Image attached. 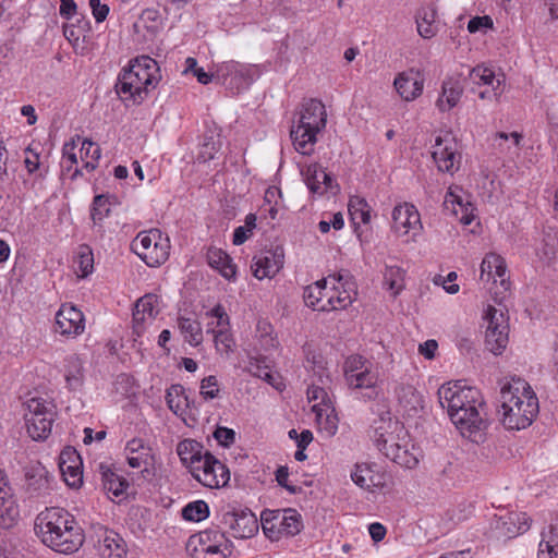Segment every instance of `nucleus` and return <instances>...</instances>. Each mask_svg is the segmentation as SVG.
I'll return each mask as SVG.
<instances>
[{"mask_svg":"<svg viewBox=\"0 0 558 558\" xmlns=\"http://www.w3.org/2000/svg\"><path fill=\"white\" fill-rule=\"evenodd\" d=\"M437 395L441 408L447 409L460 434L473 442H484L488 421L481 413L484 402L480 390L457 381L442 385Z\"/></svg>","mask_w":558,"mask_h":558,"instance_id":"f257e3e1","label":"nucleus"},{"mask_svg":"<svg viewBox=\"0 0 558 558\" xmlns=\"http://www.w3.org/2000/svg\"><path fill=\"white\" fill-rule=\"evenodd\" d=\"M34 531L45 546L64 555L76 553L85 539L84 531L74 515L59 507L39 512L35 518Z\"/></svg>","mask_w":558,"mask_h":558,"instance_id":"f03ea898","label":"nucleus"},{"mask_svg":"<svg viewBox=\"0 0 558 558\" xmlns=\"http://www.w3.org/2000/svg\"><path fill=\"white\" fill-rule=\"evenodd\" d=\"M498 415L507 429L520 430L529 427L536 417L538 399L523 379H513L501 387Z\"/></svg>","mask_w":558,"mask_h":558,"instance_id":"7ed1b4c3","label":"nucleus"},{"mask_svg":"<svg viewBox=\"0 0 558 558\" xmlns=\"http://www.w3.org/2000/svg\"><path fill=\"white\" fill-rule=\"evenodd\" d=\"M159 66L155 59L141 56L131 61L128 69L118 76L117 94L124 100L132 99L142 104L148 96L149 89L155 88L160 81Z\"/></svg>","mask_w":558,"mask_h":558,"instance_id":"20e7f679","label":"nucleus"},{"mask_svg":"<svg viewBox=\"0 0 558 558\" xmlns=\"http://www.w3.org/2000/svg\"><path fill=\"white\" fill-rule=\"evenodd\" d=\"M327 123V112L324 104L311 98L304 100L296 125H292L290 137L296 151L302 155H311L320 133Z\"/></svg>","mask_w":558,"mask_h":558,"instance_id":"39448f33","label":"nucleus"},{"mask_svg":"<svg viewBox=\"0 0 558 558\" xmlns=\"http://www.w3.org/2000/svg\"><path fill=\"white\" fill-rule=\"evenodd\" d=\"M26 408L24 418L28 435L34 440L46 439L54 422L56 405L41 398H32L26 402Z\"/></svg>","mask_w":558,"mask_h":558,"instance_id":"423d86ee","label":"nucleus"},{"mask_svg":"<svg viewBox=\"0 0 558 558\" xmlns=\"http://www.w3.org/2000/svg\"><path fill=\"white\" fill-rule=\"evenodd\" d=\"M531 519L525 512L504 511L495 514L489 522L487 536L496 541H509L530 529Z\"/></svg>","mask_w":558,"mask_h":558,"instance_id":"0eeeda50","label":"nucleus"},{"mask_svg":"<svg viewBox=\"0 0 558 558\" xmlns=\"http://www.w3.org/2000/svg\"><path fill=\"white\" fill-rule=\"evenodd\" d=\"M328 283H331L330 295L319 307V312H329L344 310L352 304L354 295H356V282L348 270H341L337 274L328 276Z\"/></svg>","mask_w":558,"mask_h":558,"instance_id":"6e6552de","label":"nucleus"},{"mask_svg":"<svg viewBox=\"0 0 558 558\" xmlns=\"http://www.w3.org/2000/svg\"><path fill=\"white\" fill-rule=\"evenodd\" d=\"M220 523L229 529L234 538H251L258 532L257 518L252 510L235 505H227Z\"/></svg>","mask_w":558,"mask_h":558,"instance_id":"1a4fd4ad","label":"nucleus"},{"mask_svg":"<svg viewBox=\"0 0 558 558\" xmlns=\"http://www.w3.org/2000/svg\"><path fill=\"white\" fill-rule=\"evenodd\" d=\"M191 473L195 480L209 488L223 487L230 481L229 469L208 450H205V457Z\"/></svg>","mask_w":558,"mask_h":558,"instance_id":"9d476101","label":"nucleus"},{"mask_svg":"<svg viewBox=\"0 0 558 558\" xmlns=\"http://www.w3.org/2000/svg\"><path fill=\"white\" fill-rule=\"evenodd\" d=\"M380 378L377 365L364 368L363 372L351 374L345 380L348 388L354 393L359 400L374 401L381 395Z\"/></svg>","mask_w":558,"mask_h":558,"instance_id":"9b49d317","label":"nucleus"},{"mask_svg":"<svg viewBox=\"0 0 558 558\" xmlns=\"http://www.w3.org/2000/svg\"><path fill=\"white\" fill-rule=\"evenodd\" d=\"M488 320L485 331V347L495 355H499L508 344V324L505 320L504 314L495 307L489 306L486 313Z\"/></svg>","mask_w":558,"mask_h":558,"instance_id":"f8f14e48","label":"nucleus"},{"mask_svg":"<svg viewBox=\"0 0 558 558\" xmlns=\"http://www.w3.org/2000/svg\"><path fill=\"white\" fill-rule=\"evenodd\" d=\"M128 464L133 469H142V475L147 478L154 475L156 458L153 449L142 439L132 438L125 446Z\"/></svg>","mask_w":558,"mask_h":558,"instance_id":"ddd939ff","label":"nucleus"},{"mask_svg":"<svg viewBox=\"0 0 558 558\" xmlns=\"http://www.w3.org/2000/svg\"><path fill=\"white\" fill-rule=\"evenodd\" d=\"M377 449L383 454L405 469H413L417 465V458L411 453L405 447L399 444H391L388 446V439L385 437L383 426L375 427L374 435L372 436Z\"/></svg>","mask_w":558,"mask_h":558,"instance_id":"4468645a","label":"nucleus"},{"mask_svg":"<svg viewBox=\"0 0 558 558\" xmlns=\"http://www.w3.org/2000/svg\"><path fill=\"white\" fill-rule=\"evenodd\" d=\"M85 330V317L74 305L62 304L56 314L54 331L64 337L75 338Z\"/></svg>","mask_w":558,"mask_h":558,"instance_id":"2eb2a0df","label":"nucleus"},{"mask_svg":"<svg viewBox=\"0 0 558 558\" xmlns=\"http://www.w3.org/2000/svg\"><path fill=\"white\" fill-rule=\"evenodd\" d=\"M424 81V75L420 70L410 69L399 73L395 78L393 85L403 100L412 101L422 95Z\"/></svg>","mask_w":558,"mask_h":558,"instance_id":"dca6fc26","label":"nucleus"},{"mask_svg":"<svg viewBox=\"0 0 558 558\" xmlns=\"http://www.w3.org/2000/svg\"><path fill=\"white\" fill-rule=\"evenodd\" d=\"M283 250L277 246L275 250L266 252L263 256L254 257V264L252 265L253 275L259 280L271 278L283 267Z\"/></svg>","mask_w":558,"mask_h":558,"instance_id":"f3484780","label":"nucleus"},{"mask_svg":"<svg viewBox=\"0 0 558 558\" xmlns=\"http://www.w3.org/2000/svg\"><path fill=\"white\" fill-rule=\"evenodd\" d=\"M421 228L417 209L411 204L398 205L392 210V229L399 235H405L411 230Z\"/></svg>","mask_w":558,"mask_h":558,"instance_id":"a211bd4d","label":"nucleus"},{"mask_svg":"<svg viewBox=\"0 0 558 558\" xmlns=\"http://www.w3.org/2000/svg\"><path fill=\"white\" fill-rule=\"evenodd\" d=\"M266 515H271V519H275V523L278 525L282 536H295L304 527L302 515L293 508L266 509Z\"/></svg>","mask_w":558,"mask_h":558,"instance_id":"6ab92c4d","label":"nucleus"},{"mask_svg":"<svg viewBox=\"0 0 558 558\" xmlns=\"http://www.w3.org/2000/svg\"><path fill=\"white\" fill-rule=\"evenodd\" d=\"M437 168L441 172H452L458 162L456 143L452 140L438 136L435 141L434 150L432 153Z\"/></svg>","mask_w":558,"mask_h":558,"instance_id":"aec40b11","label":"nucleus"},{"mask_svg":"<svg viewBox=\"0 0 558 558\" xmlns=\"http://www.w3.org/2000/svg\"><path fill=\"white\" fill-rule=\"evenodd\" d=\"M98 472L102 483L104 490L107 494H112L113 497H122L130 484L128 480L119 474L118 470L106 463H99Z\"/></svg>","mask_w":558,"mask_h":558,"instance_id":"412c9836","label":"nucleus"},{"mask_svg":"<svg viewBox=\"0 0 558 558\" xmlns=\"http://www.w3.org/2000/svg\"><path fill=\"white\" fill-rule=\"evenodd\" d=\"M208 265L219 271L227 280H234L236 276V266L233 264L230 255L221 248L210 246L206 253Z\"/></svg>","mask_w":558,"mask_h":558,"instance_id":"4be33fe9","label":"nucleus"},{"mask_svg":"<svg viewBox=\"0 0 558 558\" xmlns=\"http://www.w3.org/2000/svg\"><path fill=\"white\" fill-rule=\"evenodd\" d=\"M26 485L27 490L32 495L41 496L47 494L51 489L53 476L41 465L32 466L26 472Z\"/></svg>","mask_w":558,"mask_h":558,"instance_id":"5701e85b","label":"nucleus"},{"mask_svg":"<svg viewBox=\"0 0 558 558\" xmlns=\"http://www.w3.org/2000/svg\"><path fill=\"white\" fill-rule=\"evenodd\" d=\"M463 94V86L459 78L447 77L441 85V95L436 101V106L442 112L456 107Z\"/></svg>","mask_w":558,"mask_h":558,"instance_id":"b1692460","label":"nucleus"},{"mask_svg":"<svg viewBox=\"0 0 558 558\" xmlns=\"http://www.w3.org/2000/svg\"><path fill=\"white\" fill-rule=\"evenodd\" d=\"M159 313L158 308V296L153 293H147L144 296L140 298L133 310V322L134 329L138 333L140 325L145 323V320L155 318Z\"/></svg>","mask_w":558,"mask_h":558,"instance_id":"393cba45","label":"nucleus"},{"mask_svg":"<svg viewBox=\"0 0 558 558\" xmlns=\"http://www.w3.org/2000/svg\"><path fill=\"white\" fill-rule=\"evenodd\" d=\"M507 266L505 259L495 253L487 254L482 264H481V280H490L492 278L496 281L497 278H500L501 286H505V289L508 288L509 283L505 280Z\"/></svg>","mask_w":558,"mask_h":558,"instance_id":"a878e982","label":"nucleus"},{"mask_svg":"<svg viewBox=\"0 0 558 558\" xmlns=\"http://www.w3.org/2000/svg\"><path fill=\"white\" fill-rule=\"evenodd\" d=\"M98 543V551L102 558H125L126 545L118 533L106 531Z\"/></svg>","mask_w":558,"mask_h":558,"instance_id":"bb28decb","label":"nucleus"},{"mask_svg":"<svg viewBox=\"0 0 558 558\" xmlns=\"http://www.w3.org/2000/svg\"><path fill=\"white\" fill-rule=\"evenodd\" d=\"M177 452L182 463L189 466L191 472L205 457L203 445L195 439H184L180 441L177 447Z\"/></svg>","mask_w":558,"mask_h":558,"instance_id":"cd10ccee","label":"nucleus"},{"mask_svg":"<svg viewBox=\"0 0 558 558\" xmlns=\"http://www.w3.org/2000/svg\"><path fill=\"white\" fill-rule=\"evenodd\" d=\"M328 278L320 279L313 284L307 286L303 292V299L306 306L314 311H319V307L324 306V303L330 295V288L328 289Z\"/></svg>","mask_w":558,"mask_h":558,"instance_id":"c85d7f7f","label":"nucleus"},{"mask_svg":"<svg viewBox=\"0 0 558 558\" xmlns=\"http://www.w3.org/2000/svg\"><path fill=\"white\" fill-rule=\"evenodd\" d=\"M20 517L12 490L0 493V527L10 529Z\"/></svg>","mask_w":558,"mask_h":558,"instance_id":"c756f323","label":"nucleus"},{"mask_svg":"<svg viewBox=\"0 0 558 558\" xmlns=\"http://www.w3.org/2000/svg\"><path fill=\"white\" fill-rule=\"evenodd\" d=\"M312 411L315 413L316 423L320 432L326 433L328 437L336 435L339 420L332 404L326 408L320 407V404H314Z\"/></svg>","mask_w":558,"mask_h":558,"instance_id":"7c9ffc66","label":"nucleus"},{"mask_svg":"<svg viewBox=\"0 0 558 558\" xmlns=\"http://www.w3.org/2000/svg\"><path fill=\"white\" fill-rule=\"evenodd\" d=\"M437 12L434 7H422L415 15L417 32L423 38H432L436 35L438 26L436 24Z\"/></svg>","mask_w":558,"mask_h":558,"instance_id":"2f4dec72","label":"nucleus"},{"mask_svg":"<svg viewBox=\"0 0 558 558\" xmlns=\"http://www.w3.org/2000/svg\"><path fill=\"white\" fill-rule=\"evenodd\" d=\"M168 408L177 415H182L190 408L191 401L185 388L180 384L171 385L166 391Z\"/></svg>","mask_w":558,"mask_h":558,"instance_id":"473e14b6","label":"nucleus"},{"mask_svg":"<svg viewBox=\"0 0 558 558\" xmlns=\"http://www.w3.org/2000/svg\"><path fill=\"white\" fill-rule=\"evenodd\" d=\"M538 558H558V518L542 533L538 546Z\"/></svg>","mask_w":558,"mask_h":558,"instance_id":"72a5a7b5","label":"nucleus"},{"mask_svg":"<svg viewBox=\"0 0 558 558\" xmlns=\"http://www.w3.org/2000/svg\"><path fill=\"white\" fill-rule=\"evenodd\" d=\"M178 328L182 333L184 341L192 347H198L203 342V329L197 319L179 316Z\"/></svg>","mask_w":558,"mask_h":558,"instance_id":"f704fd0d","label":"nucleus"},{"mask_svg":"<svg viewBox=\"0 0 558 558\" xmlns=\"http://www.w3.org/2000/svg\"><path fill=\"white\" fill-rule=\"evenodd\" d=\"M246 369L251 375L265 380L278 389V386L276 385V377L270 369L268 359L266 356H250Z\"/></svg>","mask_w":558,"mask_h":558,"instance_id":"c9c22d12","label":"nucleus"},{"mask_svg":"<svg viewBox=\"0 0 558 558\" xmlns=\"http://www.w3.org/2000/svg\"><path fill=\"white\" fill-rule=\"evenodd\" d=\"M351 478L361 488L371 489L372 487L381 485L378 474L366 463L355 464V469L351 473Z\"/></svg>","mask_w":558,"mask_h":558,"instance_id":"e433bc0d","label":"nucleus"},{"mask_svg":"<svg viewBox=\"0 0 558 558\" xmlns=\"http://www.w3.org/2000/svg\"><path fill=\"white\" fill-rule=\"evenodd\" d=\"M168 239L161 238V240H158L156 243H153L147 251L145 250V252H143L142 260L148 267H158L168 259Z\"/></svg>","mask_w":558,"mask_h":558,"instance_id":"4c0bfd02","label":"nucleus"},{"mask_svg":"<svg viewBox=\"0 0 558 558\" xmlns=\"http://www.w3.org/2000/svg\"><path fill=\"white\" fill-rule=\"evenodd\" d=\"M470 78L475 84H483L493 87L495 99L501 94L502 90H499V86L501 84L500 77H497L495 72L486 66L477 65L473 68L470 72Z\"/></svg>","mask_w":558,"mask_h":558,"instance_id":"58836bf2","label":"nucleus"},{"mask_svg":"<svg viewBox=\"0 0 558 558\" xmlns=\"http://www.w3.org/2000/svg\"><path fill=\"white\" fill-rule=\"evenodd\" d=\"M221 147L220 134L209 130L204 134L203 143L198 154L199 162H208L215 158V155Z\"/></svg>","mask_w":558,"mask_h":558,"instance_id":"ea45409f","label":"nucleus"},{"mask_svg":"<svg viewBox=\"0 0 558 558\" xmlns=\"http://www.w3.org/2000/svg\"><path fill=\"white\" fill-rule=\"evenodd\" d=\"M405 271L397 265H386L384 271V283L393 295L399 294L404 288Z\"/></svg>","mask_w":558,"mask_h":558,"instance_id":"a19ab883","label":"nucleus"},{"mask_svg":"<svg viewBox=\"0 0 558 558\" xmlns=\"http://www.w3.org/2000/svg\"><path fill=\"white\" fill-rule=\"evenodd\" d=\"M133 27L135 32H140V28L143 27L150 35H156L161 28L160 13L156 9H145Z\"/></svg>","mask_w":558,"mask_h":558,"instance_id":"79ce46f5","label":"nucleus"},{"mask_svg":"<svg viewBox=\"0 0 558 558\" xmlns=\"http://www.w3.org/2000/svg\"><path fill=\"white\" fill-rule=\"evenodd\" d=\"M161 232L158 229H151L149 231H143L132 241V251L142 259L143 252L147 251L153 243L161 240Z\"/></svg>","mask_w":558,"mask_h":558,"instance_id":"37998d69","label":"nucleus"},{"mask_svg":"<svg viewBox=\"0 0 558 558\" xmlns=\"http://www.w3.org/2000/svg\"><path fill=\"white\" fill-rule=\"evenodd\" d=\"M349 214L353 223L360 220L363 223H368L371 220V207L366 199L360 196H352L348 204Z\"/></svg>","mask_w":558,"mask_h":558,"instance_id":"c03bdc74","label":"nucleus"},{"mask_svg":"<svg viewBox=\"0 0 558 558\" xmlns=\"http://www.w3.org/2000/svg\"><path fill=\"white\" fill-rule=\"evenodd\" d=\"M449 204L452 206L458 205L460 207L462 213L460 221L463 225H470L472 222L474 218L472 214L474 208L468 199H464L461 195H458L453 191L449 190L445 196V205L448 207Z\"/></svg>","mask_w":558,"mask_h":558,"instance_id":"a18cd8bd","label":"nucleus"},{"mask_svg":"<svg viewBox=\"0 0 558 558\" xmlns=\"http://www.w3.org/2000/svg\"><path fill=\"white\" fill-rule=\"evenodd\" d=\"M399 402L409 410L422 407V396L411 385H401L396 390Z\"/></svg>","mask_w":558,"mask_h":558,"instance_id":"49530a36","label":"nucleus"},{"mask_svg":"<svg viewBox=\"0 0 558 558\" xmlns=\"http://www.w3.org/2000/svg\"><path fill=\"white\" fill-rule=\"evenodd\" d=\"M109 196L105 194L96 195L92 203L90 217L95 226H100V222L110 214Z\"/></svg>","mask_w":558,"mask_h":558,"instance_id":"de8ad7c7","label":"nucleus"},{"mask_svg":"<svg viewBox=\"0 0 558 558\" xmlns=\"http://www.w3.org/2000/svg\"><path fill=\"white\" fill-rule=\"evenodd\" d=\"M209 515V507L204 500L189 502L182 509V517L186 521L199 522Z\"/></svg>","mask_w":558,"mask_h":558,"instance_id":"09e8293b","label":"nucleus"},{"mask_svg":"<svg viewBox=\"0 0 558 558\" xmlns=\"http://www.w3.org/2000/svg\"><path fill=\"white\" fill-rule=\"evenodd\" d=\"M375 364L368 359L364 357L360 354L349 355L343 363V377L344 380H348L351 377V374H357L359 372H363L364 368H369Z\"/></svg>","mask_w":558,"mask_h":558,"instance_id":"8fccbe9b","label":"nucleus"},{"mask_svg":"<svg viewBox=\"0 0 558 558\" xmlns=\"http://www.w3.org/2000/svg\"><path fill=\"white\" fill-rule=\"evenodd\" d=\"M207 332H211L214 335L215 345L219 352L228 354L232 351L234 340L232 335L229 332V329L215 330V328L209 325Z\"/></svg>","mask_w":558,"mask_h":558,"instance_id":"3c124183","label":"nucleus"},{"mask_svg":"<svg viewBox=\"0 0 558 558\" xmlns=\"http://www.w3.org/2000/svg\"><path fill=\"white\" fill-rule=\"evenodd\" d=\"M320 172L322 166H319L318 163H312L307 166L305 170L302 171L305 183L313 193H324V190L320 189L322 178H319L318 174Z\"/></svg>","mask_w":558,"mask_h":558,"instance_id":"603ef678","label":"nucleus"},{"mask_svg":"<svg viewBox=\"0 0 558 558\" xmlns=\"http://www.w3.org/2000/svg\"><path fill=\"white\" fill-rule=\"evenodd\" d=\"M64 477L65 483L73 488H77L83 484V469L82 465L66 464L59 466Z\"/></svg>","mask_w":558,"mask_h":558,"instance_id":"864d4df0","label":"nucleus"},{"mask_svg":"<svg viewBox=\"0 0 558 558\" xmlns=\"http://www.w3.org/2000/svg\"><path fill=\"white\" fill-rule=\"evenodd\" d=\"M78 269L82 272V277H87L94 270V255L88 245L80 246L77 253Z\"/></svg>","mask_w":558,"mask_h":558,"instance_id":"5fc2aeb1","label":"nucleus"},{"mask_svg":"<svg viewBox=\"0 0 558 558\" xmlns=\"http://www.w3.org/2000/svg\"><path fill=\"white\" fill-rule=\"evenodd\" d=\"M260 522L264 534L270 541H278L281 538L282 533L280 532L278 525L275 523V519H271V515H266V509L260 513Z\"/></svg>","mask_w":558,"mask_h":558,"instance_id":"6e6d98bb","label":"nucleus"},{"mask_svg":"<svg viewBox=\"0 0 558 558\" xmlns=\"http://www.w3.org/2000/svg\"><path fill=\"white\" fill-rule=\"evenodd\" d=\"M251 84V76L248 70L242 64H238L236 72L231 76L228 84L231 88H236L239 92L242 88H246Z\"/></svg>","mask_w":558,"mask_h":558,"instance_id":"4d7b16f0","label":"nucleus"},{"mask_svg":"<svg viewBox=\"0 0 558 558\" xmlns=\"http://www.w3.org/2000/svg\"><path fill=\"white\" fill-rule=\"evenodd\" d=\"M27 156L24 159L25 168L29 174L39 171L38 177L44 178L47 173V169L41 171V163L39 161V154L35 153L31 147L25 150Z\"/></svg>","mask_w":558,"mask_h":558,"instance_id":"13d9d810","label":"nucleus"},{"mask_svg":"<svg viewBox=\"0 0 558 558\" xmlns=\"http://www.w3.org/2000/svg\"><path fill=\"white\" fill-rule=\"evenodd\" d=\"M239 62L228 61L218 64L215 72V78L227 85L231 76L236 72Z\"/></svg>","mask_w":558,"mask_h":558,"instance_id":"bf43d9fd","label":"nucleus"},{"mask_svg":"<svg viewBox=\"0 0 558 558\" xmlns=\"http://www.w3.org/2000/svg\"><path fill=\"white\" fill-rule=\"evenodd\" d=\"M208 316L216 318V323H211V327H217L218 329H229L230 318L227 314L225 307L221 304L215 305L208 313Z\"/></svg>","mask_w":558,"mask_h":558,"instance_id":"052dcab7","label":"nucleus"},{"mask_svg":"<svg viewBox=\"0 0 558 558\" xmlns=\"http://www.w3.org/2000/svg\"><path fill=\"white\" fill-rule=\"evenodd\" d=\"M201 395L204 399H215L219 395L218 380L216 376H207L201 381Z\"/></svg>","mask_w":558,"mask_h":558,"instance_id":"680f3d73","label":"nucleus"},{"mask_svg":"<svg viewBox=\"0 0 558 558\" xmlns=\"http://www.w3.org/2000/svg\"><path fill=\"white\" fill-rule=\"evenodd\" d=\"M229 539L225 533L220 532L217 527L207 529L198 534L199 546H207L218 542H225Z\"/></svg>","mask_w":558,"mask_h":558,"instance_id":"e2e57ef3","label":"nucleus"},{"mask_svg":"<svg viewBox=\"0 0 558 558\" xmlns=\"http://www.w3.org/2000/svg\"><path fill=\"white\" fill-rule=\"evenodd\" d=\"M306 395L310 401H319L318 404L323 408L331 405V400L323 387L313 384L307 388Z\"/></svg>","mask_w":558,"mask_h":558,"instance_id":"0e129e2a","label":"nucleus"},{"mask_svg":"<svg viewBox=\"0 0 558 558\" xmlns=\"http://www.w3.org/2000/svg\"><path fill=\"white\" fill-rule=\"evenodd\" d=\"M214 437L222 447H230L235 441V432L228 427L218 426L214 432Z\"/></svg>","mask_w":558,"mask_h":558,"instance_id":"69168bd1","label":"nucleus"},{"mask_svg":"<svg viewBox=\"0 0 558 558\" xmlns=\"http://www.w3.org/2000/svg\"><path fill=\"white\" fill-rule=\"evenodd\" d=\"M81 158L84 160L85 158H90L94 161H98L101 157L100 147L93 143L90 140L85 138L82 142L81 146Z\"/></svg>","mask_w":558,"mask_h":558,"instance_id":"338daca9","label":"nucleus"},{"mask_svg":"<svg viewBox=\"0 0 558 558\" xmlns=\"http://www.w3.org/2000/svg\"><path fill=\"white\" fill-rule=\"evenodd\" d=\"M488 28H493V20L488 15L472 17L468 23V31L472 34Z\"/></svg>","mask_w":558,"mask_h":558,"instance_id":"774afa93","label":"nucleus"}]
</instances>
